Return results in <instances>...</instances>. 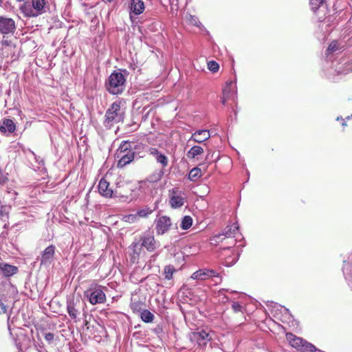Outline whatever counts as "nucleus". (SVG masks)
I'll list each match as a JSON object with an SVG mask.
<instances>
[{"instance_id": "nucleus-1", "label": "nucleus", "mask_w": 352, "mask_h": 352, "mask_svg": "<svg viewBox=\"0 0 352 352\" xmlns=\"http://www.w3.org/2000/svg\"><path fill=\"white\" fill-rule=\"evenodd\" d=\"M142 146V144H135L134 142H122L117 153V157L118 158V167L123 168L131 163L135 156L133 150Z\"/></svg>"}, {"instance_id": "nucleus-2", "label": "nucleus", "mask_w": 352, "mask_h": 352, "mask_svg": "<svg viewBox=\"0 0 352 352\" xmlns=\"http://www.w3.org/2000/svg\"><path fill=\"white\" fill-rule=\"evenodd\" d=\"M45 0H30L25 2L20 10L25 17L34 18L45 12Z\"/></svg>"}, {"instance_id": "nucleus-3", "label": "nucleus", "mask_w": 352, "mask_h": 352, "mask_svg": "<svg viewBox=\"0 0 352 352\" xmlns=\"http://www.w3.org/2000/svg\"><path fill=\"white\" fill-rule=\"evenodd\" d=\"M104 289H107V287L93 282L89 285V288L85 291L84 296L92 305L102 304L106 302L107 299L104 292Z\"/></svg>"}, {"instance_id": "nucleus-4", "label": "nucleus", "mask_w": 352, "mask_h": 352, "mask_svg": "<svg viewBox=\"0 0 352 352\" xmlns=\"http://www.w3.org/2000/svg\"><path fill=\"white\" fill-rule=\"evenodd\" d=\"M124 112L120 107V102H113L105 114L104 126L111 128L114 124L123 120Z\"/></svg>"}, {"instance_id": "nucleus-5", "label": "nucleus", "mask_w": 352, "mask_h": 352, "mask_svg": "<svg viewBox=\"0 0 352 352\" xmlns=\"http://www.w3.org/2000/svg\"><path fill=\"white\" fill-rule=\"evenodd\" d=\"M286 338L289 344L298 351L302 352H314L317 351L316 347L311 343L296 336L293 333H287L286 334Z\"/></svg>"}, {"instance_id": "nucleus-6", "label": "nucleus", "mask_w": 352, "mask_h": 352, "mask_svg": "<svg viewBox=\"0 0 352 352\" xmlns=\"http://www.w3.org/2000/svg\"><path fill=\"white\" fill-rule=\"evenodd\" d=\"M230 238H243L241 234L239 232V227L237 223L228 226L223 230L221 234L214 235L212 241L215 243H223L225 240Z\"/></svg>"}, {"instance_id": "nucleus-7", "label": "nucleus", "mask_w": 352, "mask_h": 352, "mask_svg": "<svg viewBox=\"0 0 352 352\" xmlns=\"http://www.w3.org/2000/svg\"><path fill=\"white\" fill-rule=\"evenodd\" d=\"M98 192L99 193L107 198L111 197H119V198H124V201L130 202L135 199V198L131 195L129 197L128 196H123L120 195L117 190L115 192L109 188V183L107 182L104 179H101L98 184Z\"/></svg>"}, {"instance_id": "nucleus-8", "label": "nucleus", "mask_w": 352, "mask_h": 352, "mask_svg": "<svg viewBox=\"0 0 352 352\" xmlns=\"http://www.w3.org/2000/svg\"><path fill=\"white\" fill-rule=\"evenodd\" d=\"M84 307L85 303L79 297L74 298V296H72L67 300V311L72 320H76L80 314V310L83 309Z\"/></svg>"}, {"instance_id": "nucleus-9", "label": "nucleus", "mask_w": 352, "mask_h": 352, "mask_svg": "<svg viewBox=\"0 0 352 352\" xmlns=\"http://www.w3.org/2000/svg\"><path fill=\"white\" fill-rule=\"evenodd\" d=\"M169 204L172 208H179L184 205L186 198L184 191L178 187L173 188L168 190Z\"/></svg>"}, {"instance_id": "nucleus-10", "label": "nucleus", "mask_w": 352, "mask_h": 352, "mask_svg": "<svg viewBox=\"0 0 352 352\" xmlns=\"http://www.w3.org/2000/svg\"><path fill=\"white\" fill-rule=\"evenodd\" d=\"M189 338L192 342L196 343L200 348H204L212 340V336L205 330H197L192 332Z\"/></svg>"}, {"instance_id": "nucleus-11", "label": "nucleus", "mask_w": 352, "mask_h": 352, "mask_svg": "<svg viewBox=\"0 0 352 352\" xmlns=\"http://www.w3.org/2000/svg\"><path fill=\"white\" fill-rule=\"evenodd\" d=\"M16 25L14 20L5 16H0V34L3 35L13 34Z\"/></svg>"}, {"instance_id": "nucleus-12", "label": "nucleus", "mask_w": 352, "mask_h": 352, "mask_svg": "<svg viewBox=\"0 0 352 352\" xmlns=\"http://www.w3.org/2000/svg\"><path fill=\"white\" fill-rule=\"evenodd\" d=\"M56 247L54 245H50L47 247L41 253L40 258L37 260H40V266L47 267L54 261Z\"/></svg>"}, {"instance_id": "nucleus-13", "label": "nucleus", "mask_w": 352, "mask_h": 352, "mask_svg": "<svg viewBox=\"0 0 352 352\" xmlns=\"http://www.w3.org/2000/svg\"><path fill=\"white\" fill-rule=\"evenodd\" d=\"M191 278L192 279L199 280H205L210 278H219V281H221V279L219 277V273L217 271L208 268L200 269L195 272L192 274Z\"/></svg>"}, {"instance_id": "nucleus-14", "label": "nucleus", "mask_w": 352, "mask_h": 352, "mask_svg": "<svg viewBox=\"0 0 352 352\" xmlns=\"http://www.w3.org/2000/svg\"><path fill=\"white\" fill-rule=\"evenodd\" d=\"M216 297L219 301L223 304L240 298L241 294H239L236 291L230 290L228 289H221L216 294Z\"/></svg>"}, {"instance_id": "nucleus-15", "label": "nucleus", "mask_w": 352, "mask_h": 352, "mask_svg": "<svg viewBox=\"0 0 352 352\" xmlns=\"http://www.w3.org/2000/svg\"><path fill=\"white\" fill-rule=\"evenodd\" d=\"M172 225L171 219L167 216H162L155 220V230L159 235L167 232Z\"/></svg>"}, {"instance_id": "nucleus-16", "label": "nucleus", "mask_w": 352, "mask_h": 352, "mask_svg": "<svg viewBox=\"0 0 352 352\" xmlns=\"http://www.w3.org/2000/svg\"><path fill=\"white\" fill-rule=\"evenodd\" d=\"M126 81L124 75L118 71H114L109 77V83L113 88L124 85Z\"/></svg>"}, {"instance_id": "nucleus-17", "label": "nucleus", "mask_w": 352, "mask_h": 352, "mask_svg": "<svg viewBox=\"0 0 352 352\" xmlns=\"http://www.w3.org/2000/svg\"><path fill=\"white\" fill-rule=\"evenodd\" d=\"M210 132L208 130H197L192 134L188 142L194 141L197 143H202L208 140L210 138Z\"/></svg>"}, {"instance_id": "nucleus-18", "label": "nucleus", "mask_w": 352, "mask_h": 352, "mask_svg": "<svg viewBox=\"0 0 352 352\" xmlns=\"http://www.w3.org/2000/svg\"><path fill=\"white\" fill-rule=\"evenodd\" d=\"M148 153L153 156L155 160L162 165V168H165L168 164V157L160 152L156 148L151 147L148 148Z\"/></svg>"}, {"instance_id": "nucleus-19", "label": "nucleus", "mask_w": 352, "mask_h": 352, "mask_svg": "<svg viewBox=\"0 0 352 352\" xmlns=\"http://www.w3.org/2000/svg\"><path fill=\"white\" fill-rule=\"evenodd\" d=\"M142 247L145 248L149 252H153L156 248L157 244L153 235L151 234H144L142 239Z\"/></svg>"}, {"instance_id": "nucleus-20", "label": "nucleus", "mask_w": 352, "mask_h": 352, "mask_svg": "<svg viewBox=\"0 0 352 352\" xmlns=\"http://www.w3.org/2000/svg\"><path fill=\"white\" fill-rule=\"evenodd\" d=\"M144 8V3L142 0H131L130 10L135 15L142 14Z\"/></svg>"}, {"instance_id": "nucleus-21", "label": "nucleus", "mask_w": 352, "mask_h": 352, "mask_svg": "<svg viewBox=\"0 0 352 352\" xmlns=\"http://www.w3.org/2000/svg\"><path fill=\"white\" fill-rule=\"evenodd\" d=\"M16 129V126L14 122L8 118L3 120L2 124L0 126V131L3 133H13Z\"/></svg>"}, {"instance_id": "nucleus-22", "label": "nucleus", "mask_w": 352, "mask_h": 352, "mask_svg": "<svg viewBox=\"0 0 352 352\" xmlns=\"http://www.w3.org/2000/svg\"><path fill=\"white\" fill-rule=\"evenodd\" d=\"M236 89H223L221 102L225 104L229 100L235 101L237 98Z\"/></svg>"}, {"instance_id": "nucleus-23", "label": "nucleus", "mask_w": 352, "mask_h": 352, "mask_svg": "<svg viewBox=\"0 0 352 352\" xmlns=\"http://www.w3.org/2000/svg\"><path fill=\"white\" fill-rule=\"evenodd\" d=\"M0 270L6 276H10L17 272V267L8 264L0 265Z\"/></svg>"}, {"instance_id": "nucleus-24", "label": "nucleus", "mask_w": 352, "mask_h": 352, "mask_svg": "<svg viewBox=\"0 0 352 352\" xmlns=\"http://www.w3.org/2000/svg\"><path fill=\"white\" fill-rule=\"evenodd\" d=\"M204 153V148L199 146H193L186 153L189 159H195L197 156Z\"/></svg>"}, {"instance_id": "nucleus-25", "label": "nucleus", "mask_w": 352, "mask_h": 352, "mask_svg": "<svg viewBox=\"0 0 352 352\" xmlns=\"http://www.w3.org/2000/svg\"><path fill=\"white\" fill-rule=\"evenodd\" d=\"M141 319L145 322H151L153 321L154 315L148 310L144 309L140 314Z\"/></svg>"}, {"instance_id": "nucleus-26", "label": "nucleus", "mask_w": 352, "mask_h": 352, "mask_svg": "<svg viewBox=\"0 0 352 352\" xmlns=\"http://www.w3.org/2000/svg\"><path fill=\"white\" fill-rule=\"evenodd\" d=\"M201 170L199 168H193L189 173L188 178L190 181H196L197 179L201 177Z\"/></svg>"}, {"instance_id": "nucleus-27", "label": "nucleus", "mask_w": 352, "mask_h": 352, "mask_svg": "<svg viewBox=\"0 0 352 352\" xmlns=\"http://www.w3.org/2000/svg\"><path fill=\"white\" fill-rule=\"evenodd\" d=\"M192 225V219L191 217L186 215L184 217L181 222V228L182 230H188Z\"/></svg>"}, {"instance_id": "nucleus-28", "label": "nucleus", "mask_w": 352, "mask_h": 352, "mask_svg": "<svg viewBox=\"0 0 352 352\" xmlns=\"http://www.w3.org/2000/svg\"><path fill=\"white\" fill-rule=\"evenodd\" d=\"M243 238H230L229 239L225 240V245H222L223 249H230V248L234 246L237 242H240Z\"/></svg>"}, {"instance_id": "nucleus-29", "label": "nucleus", "mask_w": 352, "mask_h": 352, "mask_svg": "<svg viewBox=\"0 0 352 352\" xmlns=\"http://www.w3.org/2000/svg\"><path fill=\"white\" fill-rule=\"evenodd\" d=\"M153 210L151 209L148 207H145L142 209L139 210L136 214L138 218H145L147 217L149 214L153 212Z\"/></svg>"}, {"instance_id": "nucleus-30", "label": "nucleus", "mask_w": 352, "mask_h": 352, "mask_svg": "<svg viewBox=\"0 0 352 352\" xmlns=\"http://www.w3.org/2000/svg\"><path fill=\"white\" fill-rule=\"evenodd\" d=\"M175 272V270L173 266H166L164 268L165 278L168 280H171L173 278V275Z\"/></svg>"}, {"instance_id": "nucleus-31", "label": "nucleus", "mask_w": 352, "mask_h": 352, "mask_svg": "<svg viewBox=\"0 0 352 352\" xmlns=\"http://www.w3.org/2000/svg\"><path fill=\"white\" fill-rule=\"evenodd\" d=\"M234 300H232V310L235 313L243 312V310H244V307L242 305V302H236Z\"/></svg>"}, {"instance_id": "nucleus-32", "label": "nucleus", "mask_w": 352, "mask_h": 352, "mask_svg": "<svg viewBox=\"0 0 352 352\" xmlns=\"http://www.w3.org/2000/svg\"><path fill=\"white\" fill-rule=\"evenodd\" d=\"M186 21L190 25L197 27H198L199 24L200 23V22L198 20V18L191 14L186 16Z\"/></svg>"}, {"instance_id": "nucleus-33", "label": "nucleus", "mask_w": 352, "mask_h": 352, "mask_svg": "<svg viewBox=\"0 0 352 352\" xmlns=\"http://www.w3.org/2000/svg\"><path fill=\"white\" fill-rule=\"evenodd\" d=\"M142 248V245L139 242H133L131 245L133 254L137 256L140 254Z\"/></svg>"}, {"instance_id": "nucleus-34", "label": "nucleus", "mask_w": 352, "mask_h": 352, "mask_svg": "<svg viewBox=\"0 0 352 352\" xmlns=\"http://www.w3.org/2000/svg\"><path fill=\"white\" fill-rule=\"evenodd\" d=\"M208 68L213 73L217 72L219 69V65L214 60H210L208 63Z\"/></svg>"}, {"instance_id": "nucleus-35", "label": "nucleus", "mask_w": 352, "mask_h": 352, "mask_svg": "<svg viewBox=\"0 0 352 352\" xmlns=\"http://www.w3.org/2000/svg\"><path fill=\"white\" fill-rule=\"evenodd\" d=\"M326 0H309L313 9L318 10L319 7L324 4Z\"/></svg>"}, {"instance_id": "nucleus-36", "label": "nucleus", "mask_w": 352, "mask_h": 352, "mask_svg": "<svg viewBox=\"0 0 352 352\" xmlns=\"http://www.w3.org/2000/svg\"><path fill=\"white\" fill-rule=\"evenodd\" d=\"M338 50V42L334 41H332L328 46V48H327V51L331 53V52H336Z\"/></svg>"}, {"instance_id": "nucleus-37", "label": "nucleus", "mask_w": 352, "mask_h": 352, "mask_svg": "<svg viewBox=\"0 0 352 352\" xmlns=\"http://www.w3.org/2000/svg\"><path fill=\"white\" fill-rule=\"evenodd\" d=\"M45 339L49 343H52L54 340V334L53 333H46L45 334Z\"/></svg>"}, {"instance_id": "nucleus-38", "label": "nucleus", "mask_w": 352, "mask_h": 352, "mask_svg": "<svg viewBox=\"0 0 352 352\" xmlns=\"http://www.w3.org/2000/svg\"><path fill=\"white\" fill-rule=\"evenodd\" d=\"M131 309L135 311H140L141 309V304L140 302H132L131 305Z\"/></svg>"}, {"instance_id": "nucleus-39", "label": "nucleus", "mask_w": 352, "mask_h": 352, "mask_svg": "<svg viewBox=\"0 0 352 352\" xmlns=\"http://www.w3.org/2000/svg\"><path fill=\"white\" fill-rule=\"evenodd\" d=\"M138 218V217L136 214H129V215L125 217L126 221L132 222V223L135 221Z\"/></svg>"}, {"instance_id": "nucleus-40", "label": "nucleus", "mask_w": 352, "mask_h": 352, "mask_svg": "<svg viewBox=\"0 0 352 352\" xmlns=\"http://www.w3.org/2000/svg\"><path fill=\"white\" fill-rule=\"evenodd\" d=\"M8 180L7 175L0 169V184H3Z\"/></svg>"}, {"instance_id": "nucleus-41", "label": "nucleus", "mask_w": 352, "mask_h": 352, "mask_svg": "<svg viewBox=\"0 0 352 352\" xmlns=\"http://www.w3.org/2000/svg\"><path fill=\"white\" fill-rule=\"evenodd\" d=\"M109 92L113 95L120 94L122 89H108Z\"/></svg>"}, {"instance_id": "nucleus-42", "label": "nucleus", "mask_w": 352, "mask_h": 352, "mask_svg": "<svg viewBox=\"0 0 352 352\" xmlns=\"http://www.w3.org/2000/svg\"><path fill=\"white\" fill-rule=\"evenodd\" d=\"M6 312V307L3 303H0V314H4Z\"/></svg>"}, {"instance_id": "nucleus-43", "label": "nucleus", "mask_w": 352, "mask_h": 352, "mask_svg": "<svg viewBox=\"0 0 352 352\" xmlns=\"http://www.w3.org/2000/svg\"><path fill=\"white\" fill-rule=\"evenodd\" d=\"M226 85L228 88H230L236 85V82L232 80L228 81L226 82Z\"/></svg>"}, {"instance_id": "nucleus-44", "label": "nucleus", "mask_w": 352, "mask_h": 352, "mask_svg": "<svg viewBox=\"0 0 352 352\" xmlns=\"http://www.w3.org/2000/svg\"><path fill=\"white\" fill-rule=\"evenodd\" d=\"M32 154H33V155L34 156L36 161L39 164H43V163H44V162H43V159L40 158L39 157H36V155L34 154V153H33V152H32Z\"/></svg>"}, {"instance_id": "nucleus-45", "label": "nucleus", "mask_w": 352, "mask_h": 352, "mask_svg": "<svg viewBox=\"0 0 352 352\" xmlns=\"http://www.w3.org/2000/svg\"><path fill=\"white\" fill-rule=\"evenodd\" d=\"M283 308H284V310L285 311V318L288 317V318H290L292 317V315H291L289 309H286L285 307H283Z\"/></svg>"}, {"instance_id": "nucleus-46", "label": "nucleus", "mask_w": 352, "mask_h": 352, "mask_svg": "<svg viewBox=\"0 0 352 352\" xmlns=\"http://www.w3.org/2000/svg\"><path fill=\"white\" fill-rule=\"evenodd\" d=\"M342 125L343 126H346V122L344 121V120L343 119V120H342Z\"/></svg>"}, {"instance_id": "nucleus-47", "label": "nucleus", "mask_w": 352, "mask_h": 352, "mask_svg": "<svg viewBox=\"0 0 352 352\" xmlns=\"http://www.w3.org/2000/svg\"><path fill=\"white\" fill-rule=\"evenodd\" d=\"M336 120H337L338 121H339V120H343V118H342V116H339V117H338V118H336Z\"/></svg>"}, {"instance_id": "nucleus-48", "label": "nucleus", "mask_w": 352, "mask_h": 352, "mask_svg": "<svg viewBox=\"0 0 352 352\" xmlns=\"http://www.w3.org/2000/svg\"><path fill=\"white\" fill-rule=\"evenodd\" d=\"M104 2H111L113 0H102Z\"/></svg>"}, {"instance_id": "nucleus-49", "label": "nucleus", "mask_w": 352, "mask_h": 352, "mask_svg": "<svg viewBox=\"0 0 352 352\" xmlns=\"http://www.w3.org/2000/svg\"><path fill=\"white\" fill-rule=\"evenodd\" d=\"M4 0H0V8L2 6V3L3 2Z\"/></svg>"}, {"instance_id": "nucleus-50", "label": "nucleus", "mask_w": 352, "mask_h": 352, "mask_svg": "<svg viewBox=\"0 0 352 352\" xmlns=\"http://www.w3.org/2000/svg\"><path fill=\"white\" fill-rule=\"evenodd\" d=\"M351 117H352V116H347V117L346 118V120H349Z\"/></svg>"}, {"instance_id": "nucleus-51", "label": "nucleus", "mask_w": 352, "mask_h": 352, "mask_svg": "<svg viewBox=\"0 0 352 352\" xmlns=\"http://www.w3.org/2000/svg\"><path fill=\"white\" fill-rule=\"evenodd\" d=\"M162 174H163V172L162 171L161 174L160 175V177H162Z\"/></svg>"}, {"instance_id": "nucleus-52", "label": "nucleus", "mask_w": 352, "mask_h": 352, "mask_svg": "<svg viewBox=\"0 0 352 352\" xmlns=\"http://www.w3.org/2000/svg\"><path fill=\"white\" fill-rule=\"evenodd\" d=\"M17 1H19V2H21V1H23L24 0H16Z\"/></svg>"}, {"instance_id": "nucleus-53", "label": "nucleus", "mask_w": 352, "mask_h": 352, "mask_svg": "<svg viewBox=\"0 0 352 352\" xmlns=\"http://www.w3.org/2000/svg\"><path fill=\"white\" fill-rule=\"evenodd\" d=\"M10 323L8 322V329H10Z\"/></svg>"}]
</instances>
